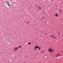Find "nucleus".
Listing matches in <instances>:
<instances>
[{"label": "nucleus", "mask_w": 63, "mask_h": 63, "mask_svg": "<svg viewBox=\"0 0 63 63\" xmlns=\"http://www.w3.org/2000/svg\"><path fill=\"white\" fill-rule=\"evenodd\" d=\"M43 19H45V17H43L42 18V20H43Z\"/></svg>", "instance_id": "0eeeda50"}, {"label": "nucleus", "mask_w": 63, "mask_h": 63, "mask_svg": "<svg viewBox=\"0 0 63 63\" xmlns=\"http://www.w3.org/2000/svg\"><path fill=\"white\" fill-rule=\"evenodd\" d=\"M56 16H58V15L57 14H56L55 15Z\"/></svg>", "instance_id": "1a4fd4ad"}, {"label": "nucleus", "mask_w": 63, "mask_h": 63, "mask_svg": "<svg viewBox=\"0 0 63 63\" xmlns=\"http://www.w3.org/2000/svg\"><path fill=\"white\" fill-rule=\"evenodd\" d=\"M18 47H17V48H15V51H16V50H18Z\"/></svg>", "instance_id": "f03ea898"}, {"label": "nucleus", "mask_w": 63, "mask_h": 63, "mask_svg": "<svg viewBox=\"0 0 63 63\" xmlns=\"http://www.w3.org/2000/svg\"><path fill=\"white\" fill-rule=\"evenodd\" d=\"M61 11H62L61 10H59V12H61Z\"/></svg>", "instance_id": "9b49d317"}, {"label": "nucleus", "mask_w": 63, "mask_h": 63, "mask_svg": "<svg viewBox=\"0 0 63 63\" xmlns=\"http://www.w3.org/2000/svg\"><path fill=\"white\" fill-rule=\"evenodd\" d=\"M38 49H41V47H38Z\"/></svg>", "instance_id": "423d86ee"}, {"label": "nucleus", "mask_w": 63, "mask_h": 63, "mask_svg": "<svg viewBox=\"0 0 63 63\" xmlns=\"http://www.w3.org/2000/svg\"><path fill=\"white\" fill-rule=\"evenodd\" d=\"M48 51H51V49H49Z\"/></svg>", "instance_id": "6e6552de"}, {"label": "nucleus", "mask_w": 63, "mask_h": 63, "mask_svg": "<svg viewBox=\"0 0 63 63\" xmlns=\"http://www.w3.org/2000/svg\"><path fill=\"white\" fill-rule=\"evenodd\" d=\"M27 23H28H28H29V21H28V22H27Z\"/></svg>", "instance_id": "ddd939ff"}, {"label": "nucleus", "mask_w": 63, "mask_h": 63, "mask_svg": "<svg viewBox=\"0 0 63 63\" xmlns=\"http://www.w3.org/2000/svg\"><path fill=\"white\" fill-rule=\"evenodd\" d=\"M53 51H54V50L52 49H51V51H50L51 52H53Z\"/></svg>", "instance_id": "7ed1b4c3"}, {"label": "nucleus", "mask_w": 63, "mask_h": 63, "mask_svg": "<svg viewBox=\"0 0 63 63\" xmlns=\"http://www.w3.org/2000/svg\"><path fill=\"white\" fill-rule=\"evenodd\" d=\"M50 49H52V48L51 47L50 48Z\"/></svg>", "instance_id": "2eb2a0df"}, {"label": "nucleus", "mask_w": 63, "mask_h": 63, "mask_svg": "<svg viewBox=\"0 0 63 63\" xmlns=\"http://www.w3.org/2000/svg\"><path fill=\"white\" fill-rule=\"evenodd\" d=\"M38 46H35V48H38Z\"/></svg>", "instance_id": "39448f33"}, {"label": "nucleus", "mask_w": 63, "mask_h": 63, "mask_svg": "<svg viewBox=\"0 0 63 63\" xmlns=\"http://www.w3.org/2000/svg\"><path fill=\"white\" fill-rule=\"evenodd\" d=\"M58 35H59V33H58Z\"/></svg>", "instance_id": "f3484780"}, {"label": "nucleus", "mask_w": 63, "mask_h": 63, "mask_svg": "<svg viewBox=\"0 0 63 63\" xmlns=\"http://www.w3.org/2000/svg\"><path fill=\"white\" fill-rule=\"evenodd\" d=\"M39 9H40V10H41V8L39 7Z\"/></svg>", "instance_id": "4468645a"}, {"label": "nucleus", "mask_w": 63, "mask_h": 63, "mask_svg": "<svg viewBox=\"0 0 63 63\" xmlns=\"http://www.w3.org/2000/svg\"><path fill=\"white\" fill-rule=\"evenodd\" d=\"M34 50H36V48H35L34 49Z\"/></svg>", "instance_id": "dca6fc26"}, {"label": "nucleus", "mask_w": 63, "mask_h": 63, "mask_svg": "<svg viewBox=\"0 0 63 63\" xmlns=\"http://www.w3.org/2000/svg\"><path fill=\"white\" fill-rule=\"evenodd\" d=\"M19 47L20 48H21V46H19Z\"/></svg>", "instance_id": "9d476101"}, {"label": "nucleus", "mask_w": 63, "mask_h": 63, "mask_svg": "<svg viewBox=\"0 0 63 63\" xmlns=\"http://www.w3.org/2000/svg\"><path fill=\"white\" fill-rule=\"evenodd\" d=\"M56 56H57V57L59 56H60V54H57L56 55Z\"/></svg>", "instance_id": "20e7f679"}, {"label": "nucleus", "mask_w": 63, "mask_h": 63, "mask_svg": "<svg viewBox=\"0 0 63 63\" xmlns=\"http://www.w3.org/2000/svg\"><path fill=\"white\" fill-rule=\"evenodd\" d=\"M26 22V21H25V22Z\"/></svg>", "instance_id": "a211bd4d"}, {"label": "nucleus", "mask_w": 63, "mask_h": 63, "mask_svg": "<svg viewBox=\"0 0 63 63\" xmlns=\"http://www.w3.org/2000/svg\"><path fill=\"white\" fill-rule=\"evenodd\" d=\"M28 44L29 45H30V42Z\"/></svg>", "instance_id": "f8f14e48"}, {"label": "nucleus", "mask_w": 63, "mask_h": 63, "mask_svg": "<svg viewBox=\"0 0 63 63\" xmlns=\"http://www.w3.org/2000/svg\"><path fill=\"white\" fill-rule=\"evenodd\" d=\"M6 4L7 6H8L9 7H10V3H9V1H7L6 2Z\"/></svg>", "instance_id": "f257e3e1"}]
</instances>
